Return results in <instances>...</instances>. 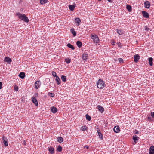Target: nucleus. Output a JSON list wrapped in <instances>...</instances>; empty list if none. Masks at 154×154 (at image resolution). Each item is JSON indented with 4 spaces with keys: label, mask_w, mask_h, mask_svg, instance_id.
Instances as JSON below:
<instances>
[{
    "label": "nucleus",
    "mask_w": 154,
    "mask_h": 154,
    "mask_svg": "<svg viewBox=\"0 0 154 154\" xmlns=\"http://www.w3.org/2000/svg\"><path fill=\"white\" fill-rule=\"evenodd\" d=\"M16 15L17 16L19 19L24 22L28 23L29 21V20L28 17L24 14H22L20 13H17L16 14Z\"/></svg>",
    "instance_id": "1"
},
{
    "label": "nucleus",
    "mask_w": 154,
    "mask_h": 154,
    "mask_svg": "<svg viewBox=\"0 0 154 154\" xmlns=\"http://www.w3.org/2000/svg\"><path fill=\"white\" fill-rule=\"evenodd\" d=\"M105 85L104 82L101 79H99L97 83V87L100 89H102L104 87Z\"/></svg>",
    "instance_id": "2"
},
{
    "label": "nucleus",
    "mask_w": 154,
    "mask_h": 154,
    "mask_svg": "<svg viewBox=\"0 0 154 154\" xmlns=\"http://www.w3.org/2000/svg\"><path fill=\"white\" fill-rule=\"evenodd\" d=\"M91 38L93 40L95 43H97L99 42V39L97 36L96 35H91Z\"/></svg>",
    "instance_id": "3"
},
{
    "label": "nucleus",
    "mask_w": 154,
    "mask_h": 154,
    "mask_svg": "<svg viewBox=\"0 0 154 154\" xmlns=\"http://www.w3.org/2000/svg\"><path fill=\"white\" fill-rule=\"evenodd\" d=\"M41 85V82L40 81H36L35 84V88L36 89H38Z\"/></svg>",
    "instance_id": "4"
},
{
    "label": "nucleus",
    "mask_w": 154,
    "mask_h": 154,
    "mask_svg": "<svg viewBox=\"0 0 154 154\" xmlns=\"http://www.w3.org/2000/svg\"><path fill=\"white\" fill-rule=\"evenodd\" d=\"M32 100L33 103L35 104L36 106H37L38 105V103L36 98L35 97H32Z\"/></svg>",
    "instance_id": "5"
},
{
    "label": "nucleus",
    "mask_w": 154,
    "mask_h": 154,
    "mask_svg": "<svg viewBox=\"0 0 154 154\" xmlns=\"http://www.w3.org/2000/svg\"><path fill=\"white\" fill-rule=\"evenodd\" d=\"M142 13L144 17L146 18H149V15L147 12L143 11H142Z\"/></svg>",
    "instance_id": "6"
},
{
    "label": "nucleus",
    "mask_w": 154,
    "mask_h": 154,
    "mask_svg": "<svg viewBox=\"0 0 154 154\" xmlns=\"http://www.w3.org/2000/svg\"><path fill=\"white\" fill-rule=\"evenodd\" d=\"M134 61L136 63L137 62L140 58L139 56L137 54L135 55L134 56Z\"/></svg>",
    "instance_id": "7"
},
{
    "label": "nucleus",
    "mask_w": 154,
    "mask_h": 154,
    "mask_svg": "<svg viewBox=\"0 0 154 154\" xmlns=\"http://www.w3.org/2000/svg\"><path fill=\"white\" fill-rule=\"evenodd\" d=\"M2 139L3 140V142L5 146H8V143L6 137H5L4 136L2 138Z\"/></svg>",
    "instance_id": "8"
},
{
    "label": "nucleus",
    "mask_w": 154,
    "mask_h": 154,
    "mask_svg": "<svg viewBox=\"0 0 154 154\" xmlns=\"http://www.w3.org/2000/svg\"><path fill=\"white\" fill-rule=\"evenodd\" d=\"M149 154H154V146H152L149 149Z\"/></svg>",
    "instance_id": "9"
},
{
    "label": "nucleus",
    "mask_w": 154,
    "mask_h": 154,
    "mask_svg": "<svg viewBox=\"0 0 154 154\" xmlns=\"http://www.w3.org/2000/svg\"><path fill=\"white\" fill-rule=\"evenodd\" d=\"M144 5L145 7L146 8H149L150 6V2L148 1H146L144 3Z\"/></svg>",
    "instance_id": "10"
},
{
    "label": "nucleus",
    "mask_w": 154,
    "mask_h": 154,
    "mask_svg": "<svg viewBox=\"0 0 154 154\" xmlns=\"http://www.w3.org/2000/svg\"><path fill=\"white\" fill-rule=\"evenodd\" d=\"M114 131L116 133H118L120 131V128L119 126H116L114 127L113 128Z\"/></svg>",
    "instance_id": "11"
},
{
    "label": "nucleus",
    "mask_w": 154,
    "mask_h": 154,
    "mask_svg": "<svg viewBox=\"0 0 154 154\" xmlns=\"http://www.w3.org/2000/svg\"><path fill=\"white\" fill-rule=\"evenodd\" d=\"M97 109L100 112L102 113L104 112V108L102 107L100 105H99L97 106Z\"/></svg>",
    "instance_id": "12"
},
{
    "label": "nucleus",
    "mask_w": 154,
    "mask_h": 154,
    "mask_svg": "<svg viewBox=\"0 0 154 154\" xmlns=\"http://www.w3.org/2000/svg\"><path fill=\"white\" fill-rule=\"evenodd\" d=\"M51 111L54 113H56L57 111V109L55 107L53 106L51 108Z\"/></svg>",
    "instance_id": "13"
},
{
    "label": "nucleus",
    "mask_w": 154,
    "mask_h": 154,
    "mask_svg": "<svg viewBox=\"0 0 154 154\" xmlns=\"http://www.w3.org/2000/svg\"><path fill=\"white\" fill-rule=\"evenodd\" d=\"M5 61L7 62L8 63L10 64L12 61V60L9 57H6L5 58Z\"/></svg>",
    "instance_id": "14"
},
{
    "label": "nucleus",
    "mask_w": 154,
    "mask_h": 154,
    "mask_svg": "<svg viewBox=\"0 0 154 154\" xmlns=\"http://www.w3.org/2000/svg\"><path fill=\"white\" fill-rule=\"evenodd\" d=\"M48 148V151L50 153L52 154H53L54 152V148L53 147H52L51 146H50Z\"/></svg>",
    "instance_id": "15"
},
{
    "label": "nucleus",
    "mask_w": 154,
    "mask_h": 154,
    "mask_svg": "<svg viewBox=\"0 0 154 154\" xmlns=\"http://www.w3.org/2000/svg\"><path fill=\"white\" fill-rule=\"evenodd\" d=\"M75 7H76L75 4V5H69V8L70 9V10L71 11H73Z\"/></svg>",
    "instance_id": "16"
},
{
    "label": "nucleus",
    "mask_w": 154,
    "mask_h": 154,
    "mask_svg": "<svg viewBox=\"0 0 154 154\" xmlns=\"http://www.w3.org/2000/svg\"><path fill=\"white\" fill-rule=\"evenodd\" d=\"M139 138V137L136 135H134L133 137V139L134 140V142L135 143H137Z\"/></svg>",
    "instance_id": "17"
},
{
    "label": "nucleus",
    "mask_w": 154,
    "mask_h": 154,
    "mask_svg": "<svg viewBox=\"0 0 154 154\" xmlns=\"http://www.w3.org/2000/svg\"><path fill=\"white\" fill-rule=\"evenodd\" d=\"M19 76L21 79H23L25 76V73L23 72H20L19 75Z\"/></svg>",
    "instance_id": "18"
},
{
    "label": "nucleus",
    "mask_w": 154,
    "mask_h": 154,
    "mask_svg": "<svg viewBox=\"0 0 154 154\" xmlns=\"http://www.w3.org/2000/svg\"><path fill=\"white\" fill-rule=\"evenodd\" d=\"M55 80L57 85H60V80L58 76H57L56 77Z\"/></svg>",
    "instance_id": "19"
},
{
    "label": "nucleus",
    "mask_w": 154,
    "mask_h": 154,
    "mask_svg": "<svg viewBox=\"0 0 154 154\" xmlns=\"http://www.w3.org/2000/svg\"><path fill=\"white\" fill-rule=\"evenodd\" d=\"M98 136L100 137V139L102 140L103 139V135L102 134L100 130H98L97 131Z\"/></svg>",
    "instance_id": "20"
},
{
    "label": "nucleus",
    "mask_w": 154,
    "mask_h": 154,
    "mask_svg": "<svg viewBox=\"0 0 154 154\" xmlns=\"http://www.w3.org/2000/svg\"><path fill=\"white\" fill-rule=\"evenodd\" d=\"M148 60L149 62V64L150 66H152L153 65V58L152 57H149L148 58Z\"/></svg>",
    "instance_id": "21"
},
{
    "label": "nucleus",
    "mask_w": 154,
    "mask_h": 154,
    "mask_svg": "<svg viewBox=\"0 0 154 154\" xmlns=\"http://www.w3.org/2000/svg\"><path fill=\"white\" fill-rule=\"evenodd\" d=\"M70 31H71V32L72 33V34H73V35L74 36H75L76 35V33L75 32V29L74 28H72L70 29Z\"/></svg>",
    "instance_id": "22"
},
{
    "label": "nucleus",
    "mask_w": 154,
    "mask_h": 154,
    "mask_svg": "<svg viewBox=\"0 0 154 154\" xmlns=\"http://www.w3.org/2000/svg\"><path fill=\"white\" fill-rule=\"evenodd\" d=\"M76 45L79 48H80L82 45V42L79 41H78L76 42Z\"/></svg>",
    "instance_id": "23"
},
{
    "label": "nucleus",
    "mask_w": 154,
    "mask_h": 154,
    "mask_svg": "<svg viewBox=\"0 0 154 154\" xmlns=\"http://www.w3.org/2000/svg\"><path fill=\"white\" fill-rule=\"evenodd\" d=\"M117 32L119 35H121L123 34V30L122 29H116Z\"/></svg>",
    "instance_id": "24"
},
{
    "label": "nucleus",
    "mask_w": 154,
    "mask_h": 154,
    "mask_svg": "<svg viewBox=\"0 0 154 154\" xmlns=\"http://www.w3.org/2000/svg\"><path fill=\"white\" fill-rule=\"evenodd\" d=\"M75 22L76 23H77L78 24V25H79L81 22L80 19L79 18H77L75 19Z\"/></svg>",
    "instance_id": "25"
},
{
    "label": "nucleus",
    "mask_w": 154,
    "mask_h": 154,
    "mask_svg": "<svg viewBox=\"0 0 154 154\" xmlns=\"http://www.w3.org/2000/svg\"><path fill=\"white\" fill-rule=\"evenodd\" d=\"M88 57V54H83L82 58L84 60H86Z\"/></svg>",
    "instance_id": "26"
},
{
    "label": "nucleus",
    "mask_w": 154,
    "mask_h": 154,
    "mask_svg": "<svg viewBox=\"0 0 154 154\" xmlns=\"http://www.w3.org/2000/svg\"><path fill=\"white\" fill-rule=\"evenodd\" d=\"M57 140L58 142L61 143L63 142V139L61 137H59L57 138Z\"/></svg>",
    "instance_id": "27"
},
{
    "label": "nucleus",
    "mask_w": 154,
    "mask_h": 154,
    "mask_svg": "<svg viewBox=\"0 0 154 154\" xmlns=\"http://www.w3.org/2000/svg\"><path fill=\"white\" fill-rule=\"evenodd\" d=\"M67 47H68L69 48H71L72 50H74L75 49L74 47L73 46V45H72L70 43H68L67 45Z\"/></svg>",
    "instance_id": "28"
},
{
    "label": "nucleus",
    "mask_w": 154,
    "mask_h": 154,
    "mask_svg": "<svg viewBox=\"0 0 154 154\" xmlns=\"http://www.w3.org/2000/svg\"><path fill=\"white\" fill-rule=\"evenodd\" d=\"M61 78L62 81L64 82H66V76L64 75H62L61 76Z\"/></svg>",
    "instance_id": "29"
},
{
    "label": "nucleus",
    "mask_w": 154,
    "mask_h": 154,
    "mask_svg": "<svg viewBox=\"0 0 154 154\" xmlns=\"http://www.w3.org/2000/svg\"><path fill=\"white\" fill-rule=\"evenodd\" d=\"M126 8L129 12H131L132 10L131 7L130 5H127Z\"/></svg>",
    "instance_id": "30"
},
{
    "label": "nucleus",
    "mask_w": 154,
    "mask_h": 154,
    "mask_svg": "<svg viewBox=\"0 0 154 154\" xmlns=\"http://www.w3.org/2000/svg\"><path fill=\"white\" fill-rule=\"evenodd\" d=\"M86 119L89 121H90L91 119V117L88 114H87L85 115Z\"/></svg>",
    "instance_id": "31"
},
{
    "label": "nucleus",
    "mask_w": 154,
    "mask_h": 154,
    "mask_svg": "<svg viewBox=\"0 0 154 154\" xmlns=\"http://www.w3.org/2000/svg\"><path fill=\"white\" fill-rule=\"evenodd\" d=\"M57 151L58 152H61L62 151V147L60 146V145H59L57 148Z\"/></svg>",
    "instance_id": "32"
},
{
    "label": "nucleus",
    "mask_w": 154,
    "mask_h": 154,
    "mask_svg": "<svg viewBox=\"0 0 154 154\" xmlns=\"http://www.w3.org/2000/svg\"><path fill=\"white\" fill-rule=\"evenodd\" d=\"M47 2L48 0H40V3L43 5L47 3Z\"/></svg>",
    "instance_id": "33"
},
{
    "label": "nucleus",
    "mask_w": 154,
    "mask_h": 154,
    "mask_svg": "<svg viewBox=\"0 0 154 154\" xmlns=\"http://www.w3.org/2000/svg\"><path fill=\"white\" fill-rule=\"evenodd\" d=\"M48 95L49 96L50 95L51 97H53L55 95V94L54 93L51 92H48Z\"/></svg>",
    "instance_id": "34"
},
{
    "label": "nucleus",
    "mask_w": 154,
    "mask_h": 154,
    "mask_svg": "<svg viewBox=\"0 0 154 154\" xmlns=\"http://www.w3.org/2000/svg\"><path fill=\"white\" fill-rule=\"evenodd\" d=\"M87 128V127L86 126H83L81 127V130L82 131H85Z\"/></svg>",
    "instance_id": "35"
},
{
    "label": "nucleus",
    "mask_w": 154,
    "mask_h": 154,
    "mask_svg": "<svg viewBox=\"0 0 154 154\" xmlns=\"http://www.w3.org/2000/svg\"><path fill=\"white\" fill-rule=\"evenodd\" d=\"M65 61L67 63L69 64L71 60L69 59L66 58L65 59Z\"/></svg>",
    "instance_id": "36"
},
{
    "label": "nucleus",
    "mask_w": 154,
    "mask_h": 154,
    "mask_svg": "<svg viewBox=\"0 0 154 154\" xmlns=\"http://www.w3.org/2000/svg\"><path fill=\"white\" fill-rule=\"evenodd\" d=\"M119 61L121 63H123V59L122 58H119L118 59Z\"/></svg>",
    "instance_id": "37"
},
{
    "label": "nucleus",
    "mask_w": 154,
    "mask_h": 154,
    "mask_svg": "<svg viewBox=\"0 0 154 154\" xmlns=\"http://www.w3.org/2000/svg\"><path fill=\"white\" fill-rule=\"evenodd\" d=\"M52 75L53 76H54V77H56V76H57V74H56V73L55 72L52 71Z\"/></svg>",
    "instance_id": "38"
},
{
    "label": "nucleus",
    "mask_w": 154,
    "mask_h": 154,
    "mask_svg": "<svg viewBox=\"0 0 154 154\" xmlns=\"http://www.w3.org/2000/svg\"><path fill=\"white\" fill-rule=\"evenodd\" d=\"M14 89L16 91H18V87L16 85H15L14 86Z\"/></svg>",
    "instance_id": "39"
},
{
    "label": "nucleus",
    "mask_w": 154,
    "mask_h": 154,
    "mask_svg": "<svg viewBox=\"0 0 154 154\" xmlns=\"http://www.w3.org/2000/svg\"><path fill=\"white\" fill-rule=\"evenodd\" d=\"M150 30V29L148 28L147 26H145V30L146 31H148Z\"/></svg>",
    "instance_id": "40"
},
{
    "label": "nucleus",
    "mask_w": 154,
    "mask_h": 154,
    "mask_svg": "<svg viewBox=\"0 0 154 154\" xmlns=\"http://www.w3.org/2000/svg\"><path fill=\"white\" fill-rule=\"evenodd\" d=\"M151 115L152 118H154V112H151Z\"/></svg>",
    "instance_id": "41"
},
{
    "label": "nucleus",
    "mask_w": 154,
    "mask_h": 154,
    "mask_svg": "<svg viewBox=\"0 0 154 154\" xmlns=\"http://www.w3.org/2000/svg\"><path fill=\"white\" fill-rule=\"evenodd\" d=\"M2 88V82H0V89Z\"/></svg>",
    "instance_id": "42"
},
{
    "label": "nucleus",
    "mask_w": 154,
    "mask_h": 154,
    "mask_svg": "<svg viewBox=\"0 0 154 154\" xmlns=\"http://www.w3.org/2000/svg\"><path fill=\"white\" fill-rule=\"evenodd\" d=\"M34 96L35 97V98L36 97H38V94L36 93H35L34 95Z\"/></svg>",
    "instance_id": "43"
},
{
    "label": "nucleus",
    "mask_w": 154,
    "mask_h": 154,
    "mask_svg": "<svg viewBox=\"0 0 154 154\" xmlns=\"http://www.w3.org/2000/svg\"><path fill=\"white\" fill-rule=\"evenodd\" d=\"M151 117L150 116H149L148 117V119L149 120H151Z\"/></svg>",
    "instance_id": "44"
},
{
    "label": "nucleus",
    "mask_w": 154,
    "mask_h": 154,
    "mask_svg": "<svg viewBox=\"0 0 154 154\" xmlns=\"http://www.w3.org/2000/svg\"><path fill=\"white\" fill-rule=\"evenodd\" d=\"M116 43V42L114 41H113L112 42V44L113 45H115V44Z\"/></svg>",
    "instance_id": "45"
},
{
    "label": "nucleus",
    "mask_w": 154,
    "mask_h": 154,
    "mask_svg": "<svg viewBox=\"0 0 154 154\" xmlns=\"http://www.w3.org/2000/svg\"><path fill=\"white\" fill-rule=\"evenodd\" d=\"M109 2H112V0H107Z\"/></svg>",
    "instance_id": "46"
},
{
    "label": "nucleus",
    "mask_w": 154,
    "mask_h": 154,
    "mask_svg": "<svg viewBox=\"0 0 154 154\" xmlns=\"http://www.w3.org/2000/svg\"><path fill=\"white\" fill-rule=\"evenodd\" d=\"M135 134H138V131H137L135 133Z\"/></svg>",
    "instance_id": "47"
},
{
    "label": "nucleus",
    "mask_w": 154,
    "mask_h": 154,
    "mask_svg": "<svg viewBox=\"0 0 154 154\" xmlns=\"http://www.w3.org/2000/svg\"><path fill=\"white\" fill-rule=\"evenodd\" d=\"M85 147L87 149H88L89 148V146H86Z\"/></svg>",
    "instance_id": "48"
},
{
    "label": "nucleus",
    "mask_w": 154,
    "mask_h": 154,
    "mask_svg": "<svg viewBox=\"0 0 154 154\" xmlns=\"http://www.w3.org/2000/svg\"><path fill=\"white\" fill-rule=\"evenodd\" d=\"M99 1H101V0H98Z\"/></svg>",
    "instance_id": "49"
}]
</instances>
